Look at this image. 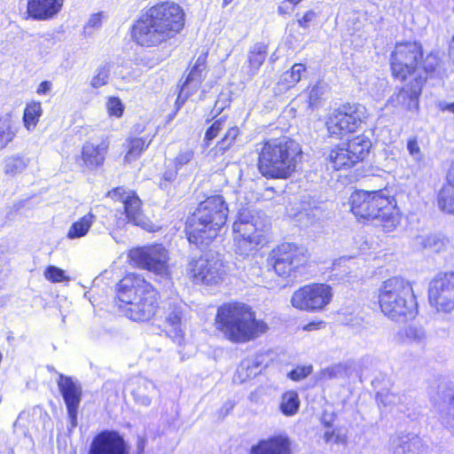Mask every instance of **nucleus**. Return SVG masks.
<instances>
[{
	"label": "nucleus",
	"mask_w": 454,
	"mask_h": 454,
	"mask_svg": "<svg viewBox=\"0 0 454 454\" xmlns=\"http://www.w3.org/2000/svg\"><path fill=\"white\" fill-rule=\"evenodd\" d=\"M184 26V12L173 2L158 4L132 26V38L142 47H154L173 38Z\"/></svg>",
	"instance_id": "1"
},
{
	"label": "nucleus",
	"mask_w": 454,
	"mask_h": 454,
	"mask_svg": "<svg viewBox=\"0 0 454 454\" xmlns=\"http://www.w3.org/2000/svg\"><path fill=\"white\" fill-rule=\"evenodd\" d=\"M226 119L221 117L215 120L210 127L207 128L204 137V143L207 147L210 145V143L220 134V132L225 128Z\"/></svg>",
	"instance_id": "46"
},
{
	"label": "nucleus",
	"mask_w": 454,
	"mask_h": 454,
	"mask_svg": "<svg viewBox=\"0 0 454 454\" xmlns=\"http://www.w3.org/2000/svg\"><path fill=\"white\" fill-rule=\"evenodd\" d=\"M352 213L361 219L372 220L385 231H392L399 223L396 201L387 189L356 191L349 199Z\"/></svg>",
	"instance_id": "5"
},
{
	"label": "nucleus",
	"mask_w": 454,
	"mask_h": 454,
	"mask_svg": "<svg viewBox=\"0 0 454 454\" xmlns=\"http://www.w3.org/2000/svg\"><path fill=\"white\" fill-rule=\"evenodd\" d=\"M267 56V45L263 43H256L250 47L247 53V74L254 76L265 61Z\"/></svg>",
	"instance_id": "30"
},
{
	"label": "nucleus",
	"mask_w": 454,
	"mask_h": 454,
	"mask_svg": "<svg viewBox=\"0 0 454 454\" xmlns=\"http://www.w3.org/2000/svg\"><path fill=\"white\" fill-rule=\"evenodd\" d=\"M300 407V399L297 392L287 391L281 396L280 411L286 416L294 415Z\"/></svg>",
	"instance_id": "37"
},
{
	"label": "nucleus",
	"mask_w": 454,
	"mask_h": 454,
	"mask_svg": "<svg viewBox=\"0 0 454 454\" xmlns=\"http://www.w3.org/2000/svg\"><path fill=\"white\" fill-rule=\"evenodd\" d=\"M51 89V82L49 81L42 82L37 89L38 94H46Z\"/></svg>",
	"instance_id": "62"
},
{
	"label": "nucleus",
	"mask_w": 454,
	"mask_h": 454,
	"mask_svg": "<svg viewBox=\"0 0 454 454\" xmlns=\"http://www.w3.org/2000/svg\"><path fill=\"white\" fill-rule=\"evenodd\" d=\"M127 388L130 391L135 402L144 406H149L152 398L157 394L154 383L145 377H136L130 380Z\"/></svg>",
	"instance_id": "23"
},
{
	"label": "nucleus",
	"mask_w": 454,
	"mask_h": 454,
	"mask_svg": "<svg viewBox=\"0 0 454 454\" xmlns=\"http://www.w3.org/2000/svg\"><path fill=\"white\" fill-rule=\"evenodd\" d=\"M250 454H291V442L287 436L273 435L253 445Z\"/></svg>",
	"instance_id": "21"
},
{
	"label": "nucleus",
	"mask_w": 454,
	"mask_h": 454,
	"mask_svg": "<svg viewBox=\"0 0 454 454\" xmlns=\"http://www.w3.org/2000/svg\"><path fill=\"white\" fill-rule=\"evenodd\" d=\"M432 401L440 423L454 437V384L441 382Z\"/></svg>",
	"instance_id": "17"
},
{
	"label": "nucleus",
	"mask_w": 454,
	"mask_h": 454,
	"mask_svg": "<svg viewBox=\"0 0 454 454\" xmlns=\"http://www.w3.org/2000/svg\"><path fill=\"white\" fill-rule=\"evenodd\" d=\"M332 297V289L328 285L313 284L295 291L291 302L296 309L317 311L324 309L331 301Z\"/></svg>",
	"instance_id": "14"
},
{
	"label": "nucleus",
	"mask_w": 454,
	"mask_h": 454,
	"mask_svg": "<svg viewBox=\"0 0 454 454\" xmlns=\"http://www.w3.org/2000/svg\"><path fill=\"white\" fill-rule=\"evenodd\" d=\"M216 324L223 336L233 343H246L255 340L268 330V325L257 319L252 308L242 302H230L220 306Z\"/></svg>",
	"instance_id": "4"
},
{
	"label": "nucleus",
	"mask_w": 454,
	"mask_h": 454,
	"mask_svg": "<svg viewBox=\"0 0 454 454\" xmlns=\"http://www.w3.org/2000/svg\"><path fill=\"white\" fill-rule=\"evenodd\" d=\"M306 67L301 63L294 64L292 68L285 72L280 77V82L286 85L287 88L293 87L301 78V74L304 73Z\"/></svg>",
	"instance_id": "43"
},
{
	"label": "nucleus",
	"mask_w": 454,
	"mask_h": 454,
	"mask_svg": "<svg viewBox=\"0 0 454 454\" xmlns=\"http://www.w3.org/2000/svg\"><path fill=\"white\" fill-rule=\"evenodd\" d=\"M130 260L139 268L149 270L162 278L169 276L168 251L162 244H153L133 248Z\"/></svg>",
	"instance_id": "10"
},
{
	"label": "nucleus",
	"mask_w": 454,
	"mask_h": 454,
	"mask_svg": "<svg viewBox=\"0 0 454 454\" xmlns=\"http://www.w3.org/2000/svg\"><path fill=\"white\" fill-rule=\"evenodd\" d=\"M348 376V366L345 364H337L326 367L320 372V379L330 380L334 379H343Z\"/></svg>",
	"instance_id": "44"
},
{
	"label": "nucleus",
	"mask_w": 454,
	"mask_h": 454,
	"mask_svg": "<svg viewBox=\"0 0 454 454\" xmlns=\"http://www.w3.org/2000/svg\"><path fill=\"white\" fill-rule=\"evenodd\" d=\"M206 74L207 72L206 71H203L201 69H196L195 67H192V69L190 70L189 74H187L184 82H183L184 84V91L183 92V95L186 93V90L187 89H191L192 90L197 92L198 90L200 89L203 80L205 79L206 77Z\"/></svg>",
	"instance_id": "41"
},
{
	"label": "nucleus",
	"mask_w": 454,
	"mask_h": 454,
	"mask_svg": "<svg viewBox=\"0 0 454 454\" xmlns=\"http://www.w3.org/2000/svg\"><path fill=\"white\" fill-rule=\"evenodd\" d=\"M64 0H27V13L35 20H47L62 9Z\"/></svg>",
	"instance_id": "24"
},
{
	"label": "nucleus",
	"mask_w": 454,
	"mask_h": 454,
	"mask_svg": "<svg viewBox=\"0 0 454 454\" xmlns=\"http://www.w3.org/2000/svg\"><path fill=\"white\" fill-rule=\"evenodd\" d=\"M377 400L384 406H395L398 411L404 414L414 406L413 398L410 395H398L391 391L378 392Z\"/></svg>",
	"instance_id": "28"
},
{
	"label": "nucleus",
	"mask_w": 454,
	"mask_h": 454,
	"mask_svg": "<svg viewBox=\"0 0 454 454\" xmlns=\"http://www.w3.org/2000/svg\"><path fill=\"white\" fill-rule=\"evenodd\" d=\"M28 163L29 159L25 156L20 154L9 156L4 161V174L12 176L21 174L27 168Z\"/></svg>",
	"instance_id": "35"
},
{
	"label": "nucleus",
	"mask_w": 454,
	"mask_h": 454,
	"mask_svg": "<svg viewBox=\"0 0 454 454\" xmlns=\"http://www.w3.org/2000/svg\"><path fill=\"white\" fill-rule=\"evenodd\" d=\"M110 73V67L108 65H104L99 67L97 69V74L93 76L91 80V86L93 88H100L101 86L107 83Z\"/></svg>",
	"instance_id": "48"
},
{
	"label": "nucleus",
	"mask_w": 454,
	"mask_h": 454,
	"mask_svg": "<svg viewBox=\"0 0 454 454\" xmlns=\"http://www.w3.org/2000/svg\"><path fill=\"white\" fill-rule=\"evenodd\" d=\"M427 77L420 74L406 83L397 93L393 94L387 104L405 111L417 112L419 106V96Z\"/></svg>",
	"instance_id": "18"
},
{
	"label": "nucleus",
	"mask_w": 454,
	"mask_h": 454,
	"mask_svg": "<svg viewBox=\"0 0 454 454\" xmlns=\"http://www.w3.org/2000/svg\"><path fill=\"white\" fill-rule=\"evenodd\" d=\"M322 212L319 202L309 195H303L294 216L301 227H308L322 216Z\"/></svg>",
	"instance_id": "22"
},
{
	"label": "nucleus",
	"mask_w": 454,
	"mask_h": 454,
	"mask_svg": "<svg viewBox=\"0 0 454 454\" xmlns=\"http://www.w3.org/2000/svg\"><path fill=\"white\" fill-rule=\"evenodd\" d=\"M419 242L425 249L430 250L434 253H439L444 249L446 244L445 239L437 234H431L428 236H419L417 238Z\"/></svg>",
	"instance_id": "42"
},
{
	"label": "nucleus",
	"mask_w": 454,
	"mask_h": 454,
	"mask_svg": "<svg viewBox=\"0 0 454 454\" xmlns=\"http://www.w3.org/2000/svg\"><path fill=\"white\" fill-rule=\"evenodd\" d=\"M151 140L146 142L145 138L134 137L128 140V152L125 155L127 161L137 160L143 151H145L150 145Z\"/></svg>",
	"instance_id": "39"
},
{
	"label": "nucleus",
	"mask_w": 454,
	"mask_h": 454,
	"mask_svg": "<svg viewBox=\"0 0 454 454\" xmlns=\"http://www.w3.org/2000/svg\"><path fill=\"white\" fill-rule=\"evenodd\" d=\"M88 454H129V448L117 431L103 430L92 439Z\"/></svg>",
	"instance_id": "19"
},
{
	"label": "nucleus",
	"mask_w": 454,
	"mask_h": 454,
	"mask_svg": "<svg viewBox=\"0 0 454 454\" xmlns=\"http://www.w3.org/2000/svg\"><path fill=\"white\" fill-rule=\"evenodd\" d=\"M438 66V59L436 56L433 54H429L427 56L425 61L423 62V67H419V72L421 75L427 78V75L433 73L436 67Z\"/></svg>",
	"instance_id": "53"
},
{
	"label": "nucleus",
	"mask_w": 454,
	"mask_h": 454,
	"mask_svg": "<svg viewBox=\"0 0 454 454\" xmlns=\"http://www.w3.org/2000/svg\"><path fill=\"white\" fill-rule=\"evenodd\" d=\"M194 157V152L192 149L180 151L174 160V167L179 170L183 166L188 164Z\"/></svg>",
	"instance_id": "51"
},
{
	"label": "nucleus",
	"mask_w": 454,
	"mask_h": 454,
	"mask_svg": "<svg viewBox=\"0 0 454 454\" xmlns=\"http://www.w3.org/2000/svg\"><path fill=\"white\" fill-rule=\"evenodd\" d=\"M407 150L409 154L412 157V159L420 163L424 160V155L420 150V147L418 144V141L415 137L410 138L407 142Z\"/></svg>",
	"instance_id": "52"
},
{
	"label": "nucleus",
	"mask_w": 454,
	"mask_h": 454,
	"mask_svg": "<svg viewBox=\"0 0 454 454\" xmlns=\"http://www.w3.org/2000/svg\"><path fill=\"white\" fill-rule=\"evenodd\" d=\"M439 106L442 111H448V112L454 114V102H452V103L442 102V103H440Z\"/></svg>",
	"instance_id": "63"
},
{
	"label": "nucleus",
	"mask_w": 454,
	"mask_h": 454,
	"mask_svg": "<svg viewBox=\"0 0 454 454\" xmlns=\"http://www.w3.org/2000/svg\"><path fill=\"white\" fill-rule=\"evenodd\" d=\"M269 221L262 217L259 213L254 214L248 208L239 211L238 219L233 223V231L239 235L244 244L250 246L254 250L258 245L265 241L264 232L268 228Z\"/></svg>",
	"instance_id": "11"
},
{
	"label": "nucleus",
	"mask_w": 454,
	"mask_h": 454,
	"mask_svg": "<svg viewBox=\"0 0 454 454\" xmlns=\"http://www.w3.org/2000/svg\"><path fill=\"white\" fill-rule=\"evenodd\" d=\"M262 361L259 357H248L242 360L238 366L235 380L244 382L249 379L254 378L261 372Z\"/></svg>",
	"instance_id": "31"
},
{
	"label": "nucleus",
	"mask_w": 454,
	"mask_h": 454,
	"mask_svg": "<svg viewBox=\"0 0 454 454\" xmlns=\"http://www.w3.org/2000/svg\"><path fill=\"white\" fill-rule=\"evenodd\" d=\"M438 206L442 211L454 214V161L447 174V184L438 193Z\"/></svg>",
	"instance_id": "27"
},
{
	"label": "nucleus",
	"mask_w": 454,
	"mask_h": 454,
	"mask_svg": "<svg viewBox=\"0 0 454 454\" xmlns=\"http://www.w3.org/2000/svg\"><path fill=\"white\" fill-rule=\"evenodd\" d=\"M429 300L439 311L454 310V272L440 273L431 281Z\"/></svg>",
	"instance_id": "16"
},
{
	"label": "nucleus",
	"mask_w": 454,
	"mask_h": 454,
	"mask_svg": "<svg viewBox=\"0 0 454 454\" xmlns=\"http://www.w3.org/2000/svg\"><path fill=\"white\" fill-rule=\"evenodd\" d=\"M326 85L325 82H318L313 85L309 90V102L310 106H314L317 104L321 96L325 93Z\"/></svg>",
	"instance_id": "50"
},
{
	"label": "nucleus",
	"mask_w": 454,
	"mask_h": 454,
	"mask_svg": "<svg viewBox=\"0 0 454 454\" xmlns=\"http://www.w3.org/2000/svg\"><path fill=\"white\" fill-rule=\"evenodd\" d=\"M426 449L422 439L413 434H395L389 440V454H424Z\"/></svg>",
	"instance_id": "20"
},
{
	"label": "nucleus",
	"mask_w": 454,
	"mask_h": 454,
	"mask_svg": "<svg viewBox=\"0 0 454 454\" xmlns=\"http://www.w3.org/2000/svg\"><path fill=\"white\" fill-rule=\"evenodd\" d=\"M423 57L422 47L416 42L396 43L390 58V66L394 77L401 81L408 77L414 79L419 72Z\"/></svg>",
	"instance_id": "8"
},
{
	"label": "nucleus",
	"mask_w": 454,
	"mask_h": 454,
	"mask_svg": "<svg viewBox=\"0 0 454 454\" xmlns=\"http://www.w3.org/2000/svg\"><path fill=\"white\" fill-rule=\"evenodd\" d=\"M399 335L404 343L423 344L426 334L422 328L410 325L399 333Z\"/></svg>",
	"instance_id": "40"
},
{
	"label": "nucleus",
	"mask_w": 454,
	"mask_h": 454,
	"mask_svg": "<svg viewBox=\"0 0 454 454\" xmlns=\"http://www.w3.org/2000/svg\"><path fill=\"white\" fill-rule=\"evenodd\" d=\"M311 371V366L297 367L288 373V377L294 381H298L309 375Z\"/></svg>",
	"instance_id": "55"
},
{
	"label": "nucleus",
	"mask_w": 454,
	"mask_h": 454,
	"mask_svg": "<svg viewBox=\"0 0 454 454\" xmlns=\"http://www.w3.org/2000/svg\"><path fill=\"white\" fill-rule=\"evenodd\" d=\"M240 131L237 126L228 127L223 137L217 143L216 148L218 152L224 153L230 149L235 143Z\"/></svg>",
	"instance_id": "45"
},
{
	"label": "nucleus",
	"mask_w": 454,
	"mask_h": 454,
	"mask_svg": "<svg viewBox=\"0 0 454 454\" xmlns=\"http://www.w3.org/2000/svg\"><path fill=\"white\" fill-rule=\"evenodd\" d=\"M43 109L40 102L28 103L24 110L23 122L24 126L28 129H34L42 116Z\"/></svg>",
	"instance_id": "36"
},
{
	"label": "nucleus",
	"mask_w": 454,
	"mask_h": 454,
	"mask_svg": "<svg viewBox=\"0 0 454 454\" xmlns=\"http://www.w3.org/2000/svg\"><path fill=\"white\" fill-rule=\"evenodd\" d=\"M229 208L222 195L207 197L186 221L185 231L190 243L206 248L224 227Z\"/></svg>",
	"instance_id": "2"
},
{
	"label": "nucleus",
	"mask_w": 454,
	"mask_h": 454,
	"mask_svg": "<svg viewBox=\"0 0 454 454\" xmlns=\"http://www.w3.org/2000/svg\"><path fill=\"white\" fill-rule=\"evenodd\" d=\"M188 270L197 284L215 286L223 280L226 274L223 262L218 259H207L200 256L192 259L188 265Z\"/></svg>",
	"instance_id": "15"
},
{
	"label": "nucleus",
	"mask_w": 454,
	"mask_h": 454,
	"mask_svg": "<svg viewBox=\"0 0 454 454\" xmlns=\"http://www.w3.org/2000/svg\"><path fill=\"white\" fill-rule=\"evenodd\" d=\"M345 145L349 153H351V157L357 163L368 155L372 147V142L364 135H360L350 139Z\"/></svg>",
	"instance_id": "32"
},
{
	"label": "nucleus",
	"mask_w": 454,
	"mask_h": 454,
	"mask_svg": "<svg viewBox=\"0 0 454 454\" xmlns=\"http://www.w3.org/2000/svg\"><path fill=\"white\" fill-rule=\"evenodd\" d=\"M381 311L395 321L413 319L418 304L411 283L399 277L385 280L379 290Z\"/></svg>",
	"instance_id": "7"
},
{
	"label": "nucleus",
	"mask_w": 454,
	"mask_h": 454,
	"mask_svg": "<svg viewBox=\"0 0 454 454\" xmlns=\"http://www.w3.org/2000/svg\"><path fill=\"white\" fill-rule=\"evenodd\" d=\"M206 62H207V54H200L197 58L193 67H195L196 69H201L203 71H206V68H207Z\"/></svg>",
	"instance_id": "61"
},
{
	"label": "nucleus",
	"mask_w": 454,
	"mask_h": 454,
	"mask_svg": "<svg viewBox=\"0 0 454 454\" xmlns=\"http://www.w3.org/2000/svg\"><path fill=\"white\" fill-rule=\"evenodd\" d=\"M113 200H120L123 204L124 217L121 216L116 222L119 228H122L127 223L147 230L149 223L141 211V200L132 191H126L123 187H117L108 192Z\"/></svg>",
	"instance_id": "13"
},
{
	"label": "nucleus",
	"mask_w": 454,
	"mask_h": 454,
	"mask_svg": "<svg viewBox=\"0 0 454 454\" xmlns=\"http://www.w3.org/2000/svg\"><path fill=\"white\" fill-rule=\"evenodd\" d=\"M368 117L364 106L358 103H346L340 106L326 121L332 137H341L345 134L356 132Z\"/></svg>",
	"instance_id": "9"
},
{
	"label": "nucleus",
	"mask_w": 454,
	"mask_h": 454,
	"mask_svg": "<svg viewBox=\"0 0 454 454\" xmlns=\"http://www.w3.org/2000/svg\"><path fill=\"white\" fill-rule=\"evenodd\" d=\"M324 440L325 442H334V443H341L344 442L345 439L342 435L339 434H335L333 430L331 428H326L324 433Z\"/></svg>",
	"instance_id": "57"
},
{
	"label": "nucleus",
	"mask_w": 454,
	"mask_h": 454,
	"mask_svg": "<svg viewBox=\"0 0 454 454\" xmlns=\"http://www.w3.org/2000/svg\"><path fill=\"white\" fill-rule=\"evenodd\" d=\"M301 147L287 137L267 140L260 149L258 169L267 178H287L301 159Z\"/></svg>",
	"instance_id": "6"
},
{
	"label": "nucleus",
	"mask_w": 454,
	"mask_h": 454,
	"mask_svg": "<svg viewBox=\"0 0 454 454\" xmlns=\"http://www.w3.org/2000/svg\"><path fill=\"white\" fill-rule=\"evenodd\" d=\"M15 137V131L12 128V121L10 115H4L0 118V151L5 148Z\"/></svg>",
	"instance_id": "38"
},
{
	"label": "nucleus",
	"mask_w": 454,
	"mask_h": 454,
	"mask_svg": "<svg viewBox=\"0 0 454 454\" xmlns=\"http://www.w3.org/2000/svg\"><path fill=\"white\" fill-rule=\"evenodd\" d=\"M116 293L121 312L133 321H147L158 309L156 289L137 275L129 274L120 280Z\"/></svg>",
	"instance_id": "3"
},
{
	"label": "nucleus",
	"mask_w": 454,
	"mask_h": 454,
	"mask_svg": "<svg viewBox=\"0 0 454 454\" xmlns=\"http://www.w3.org/2000/svg\"><path fill=\"white\" fill-rule=\"evenodd\" d=\"M307 260V251L292 243L281 244L271 253L274 270L283 278H296V272Z\"/></svg>",
	"instance_id": "12"
},
{
	"label": "nucleus",
	"mask_w": 454,
	"mask_h": 454,
	"mask_svg": "<svg viewBox=\"0 0 454 454\" xmlns=\"http://www.w3.org/2000/svg\"><path fill=\"white\" fill-rule=\"evenodd\" d=\"M449 56L451 61L454 64V35L452 36V39L449 45Z\"/></svg>",
	"instance_id": "64"
},
{
	"label": "nucleus",
	"mask_w": 454,
	"mask_h": 454,
	"mask_svg": "<svg viewBox=\"0 0 454 454\" xmlns=\"http://www.w3.org/2000/svg\"><path fill=\"white\" fill-rule=\"evenodd\" d=\"M326 159L328 160V168H332L335 170L348 168L356 163L355 159L351 157L349 151L347 150L345 145L332 149Z\"/></svg>",
	"instance_id": "29"
},
{
	"label": "nucleus",
	"mask_w": 454,
	"mask_h": 454,
	"mask_svg": "<svg viewBox=\"0 0 454 454\" xmlns=\"http://www.w3.org/2000/svg\"><path fill=\"white\" fill-rule=\"evenodd\" d=\"M186 304L182 301L175 300L168 303V308L166 312V321L171 325L175 331L176 336H181V320L184 316Z\"/></svg>",
	"instance_id": "33"
},
{
	"label": "nucleus",
	"mask_w": 454,
	"mask_h": 454,
	"mask_svg": "<svg viewBox=\"0 0 454 454\" xmlns=\"http://www.w3.org/2000/svg\"><path fill=\"white\" fill-rule=\"evenodd\" d=\"M57 384L67 407L80 406L82 388L78 380L71 376L59 373Z\"/></svg>",
	"instance_id": "25"
},
{
	"label": "nucleus",
	"mask_w": 454,
	"mask_h": 454,
	"mask_svg": "<svg viewBox=\"0 0 454 454\" xmlns=\"http://www.w3.org/2000/svg\"><path fill=\"white\" fill-rule=\"evenodd\" d=\"M108 142L103 140L100 144L95 145L87 142L82 146V156L84 164L89 168H93L103 164L105 155L108 149Z\"/></svg>",
	"instance_id": "26"
},
{
	"label": "nucleus",
	"mask_w": 454,
	"mask_h": 454,
	"mask_svg": "<svg viewBox=\"0 0 454 454\" xmlns=\"http://www.w3.org/2000/svg\"><path fill=\"white\" fill-rule=\"evenodd\" d=\"M183 92H184V84H182L181 90H180L179 94L176 98V103L178 106L184 105L185 103V101L188 99V98L195 93V91L192 90L191 89H187V90H186L187 95L185 93L183 95Z\"/></svg>",
	"instance_id": "60"
},
{
	"label": "nucleus",
	"mask_w": 454,
	"mask_h": 454,
	"mask_svg": "<svg viewBox=\"0 0 454 454\" xmlns=\"http://www.w3.org/2000/svg\"><path fill=\"white\" fill-rule=\"evenodd\" d=\"M101 22L102 12L92 14L84 27V29L89 30L90 28H98L101 26Z\"/></svg>",
	"instance_id": "58"
},
{
	"label": "nucleus",
	"mask_w": 454,
	"mask_h": 454,
	"mask_svg": "<svg viewBox=\"0 0 454 454\" xmlns=\"http://www.w3.org/2000/svg\"><path fill=\"white\" fill-rule=\"evenodd\" d=\"M44 277L53 283L63 282L68 279L62 269L53 265H50L45 269Z\"/></svg>",
	"instance_id": "49"
},
{
	"label": "nucleus",
	"mask_w": 454,
	"mask_h": 454,
	"mask_svg": "<svg viewBox=\"0 0 454 454\" xmlns=\"http://www.w3.org/2000/svg\"><path fill=\"white\" fill-rule=\"evenodd\" d=\"M316 18V12L313 11H308L301 19L298 20L300 27H307L309 23Z\"/></svg>",
	"instance_id": "59"
},
{
	"label": "nucleus",
	"mask_w": 454,
	"mask_h": 454,
	"mask_svg": "<svg viewBox=\"0 0 454 454\" xmlns=\"http://www.w3.org/2000/svg\"><path fill=\"white\" fill-rule=\"evenodd\" d=\"M107 110L110 115H114L115 117H121L123 114V105L120 98H110L107 101Z\"/></svg>",
	"instance_id": "54"
},
{
	"label": "nucleus",
	"mask_w": 454,
	"mask_h": 454,
	"mask_svg": "<svg viewBox=\"0 0 454 454\" xmlns=\"http://www.w3.org/2000/svg\"><path fill=\"white\" fill-rule=\"evenodd\" d=\"M95 220L96 215L92 212H89L72 223L67 231V237L69 239H75L84 237L89 232Z\"/></svg>",
	"instance_id": "34"
},
{
	"label": "nucleus",
	"mask_w": 454,
	"mask_h": 454,
	"mask_svg": "<svg viewBox=\"0 0 454 454\" xmlns=\"http://www.w3.org/2000/svg\"><path fill=\"white\" fill-rule=\"evenodd\" d=\"M79 406L67 407L69 426L67 427L69 433H71L77 427V414Z\"/></svg>",
	"instance_id": "56"
},
{
	"label": "nucleus",
	"mask_w": 454,
	"mask_h": 454,
	"mask_svg": "<svg viewBox=\"0 0 454 454\" xmlns=\"http://www.w3.org/2000/svg\"><path fill=\"white\" fill-rule=\"evenodd\" d=\"M178 170L174 167L167 168L161 175L159 186L164 191H168L177 178Z\"/></svg>",
	"instance_id": "47"
}]
</instances>
